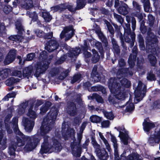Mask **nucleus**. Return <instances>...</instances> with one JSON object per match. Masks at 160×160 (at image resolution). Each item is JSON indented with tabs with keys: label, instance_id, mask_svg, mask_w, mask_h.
<instances>
[{
	"label": "nucleus",
	"instance_id": "nucleus-1",
	"mask_svg": "<svg viewBox=\"0 0 160 160\" xmlns=\"http://www.w3.org/2000/svg\"><path fill=\"white\" fill-rule=\"evenodd\" d=\"M57 116L56 112L49 114L48 116L43 119L40 130L37 134L31 138L28 136H25L18 129V119L15 118L13 119L12 123L14 131L16 134L21 137L23 140L28 141L24 148V151H30L33 149L37 146L38 143L41 138V136H44V142L41 146L40 153L41 154L51 153L54 151L56 152L61 151L62 147L60 143L57 140H54L53 145L49 144L48 142V137L44 136L51 130L54 123V121Z\"/></svg>",
	"mask_w": 160,
	"mask_h": 160
},
{
	"label": "nucleus",
	"instance_id": "nucleus-2",
	"mask_svg": "<svg viewBox=\"0 0 160 160\" xmlns=\"http://www.w3.org/2000/svg\"><path fill=\"white\" fill-rule=\"evenodd\" d=\"M128 74L131 75L132 72H129L128 69L122 68L118 72L117 76L118 79H115L114 78H111L109 80L108 87L111 92L113 94L116 98L118 99H123L125 95L123 92L124 87H129L130 85V82L126 78H123L120 80L121 78Z\"/></svg>",
	"mask_w": 160,
	"mask_h": 160
},
{
	"label": "nucleus",
	"instance_id": "nucleus-3",
	"mask_svg": "<svg viewBox=\"0 0 160 160\" xmlns=\"http://www.w3.org/2000/svg\"><path fill=\"white\" fill-rule=\"evenodd\" d=\"M158 40L156 36L152 32L148 34L147 38L146 45L147 50L148 52H150L153 54L156 53V49L155 47L157 46Z\"/></svg>",
	"mask_w": 160,
	"mask_h": 160
},
{
	"label": "nucleus",
	"instance_id": "nucleus-4",
	"mask_svg": "<svg viewBox=\"0 0 160 160\" xmlns=\"http://www.w3.org/2000/svg\"><path fill=\"white\" fill-rule=\"evenodd\" d=\"M146 89V86L142 84L141 81H139L138 86L135 91V103H137L142 99L144 96Z\"/></svg>",
	"mask_w": 160,
	"mask_h": 160
},
{
	"label": "nucleus",
	"instance_id": "nucleus-5",
	"mask_svg": "<svg viewBox=\"0 0 160 160\" xmlns=\"http://www.w3.org/2000/svg\"><path fill=\"white\" fill-rule=\"evenodd\" d=\"M74 30L72 26L65 28L62 31L60 35V38H62L65 37V40H68L73 36Z\"/></svg>",
	"mask_w": 160,
	"mask_h": 160
},
{
	"label": "nucleus",
	"instance_id": "nucleus-6",
	"mask_svg": "<svg viewBox=\"0 0 160 160\" xmlns=\"http://www.w3.org/2000/svg\"><path fill=\"white\" fill-rule=\"evenodd\" d=\"M50 63V61H44L40 64H38L37 71L35 74V75L37 77L39 76L40 74L44 72L48 67V66Z\"/></svg>",
	"mask_w": 160,
	"mask_h": 160
},
{
	"label": "nucleus",
	"instance_id": "nucleus-7",
	"mask_svg": "<svg viewBox=\"0 0 160 160\" xmlns=\"http://www.w3.org/2000/svg\"><path fill=\"white\" fill-rule=\"evenodd\" d=\"M115 129H117L119 132V136L122 142L124 145H127L128 143V134L127 132H125V133H124L122 132V131H123L125 129L124 126H122L118 127H115Z\"/></svg>",
	"mask_w": 160,
	"mask_h": 160
},
{
	"label": "nucleus",
	"instance_id": "nucleus-8",
	"mask_svg": "<svg viewBox=\"0 0 160 160\" xmlns=\"http://www.w3.org/2000/svg\"><path fill=\"white\" fill-rule=\"evenodd\" d=\"M160 141V129L155 131L152 134L148 139V142L151 146H154L158 143Z\"/></svg>",
	"mask_w": 160,
	"mask_h": 160
},
{
	"label": "nucleus",
	"instance_id": "nucleus-9",
	"mask_svg": "<svg viewBox=\"0 0 160 160\" xmlns=\"http://www.w3.org/2000/svg\"><path fill=\"white\" fill-rule=\"evenodd\" d=\"M22 122L26 131L28 132H31L32 130L34 125V121H30L27 118H24L22 120Z\"/></svg>",
	"mask_w": 160,
	"mask_h": 160
},
{
	"label": "nucleus",
	"instance_id": "nucleus-10",
	"mask_svg": "<svg viewBox=\"0 0 160 160\" xmlns=\"http://www.w3.org/2000/svg\"><path fill=\"white\" fill-rule=\"evenodd\" d=\"M71 147L73 155L76 158L79 157L81 156V150L79 144L76 142L72 143Z\"/></svg>",
	"mask_w": 160,
	"mask_h": 160
},
{
	"label": "nucleus",
	"instance_id": "nucleus-11",
	"mask_svg": "<svg viewBox=\"0 0 160 160\" xmlns=\"http://www.w3.org/2000/svg\"><path fill=\"white\" fill-rule=\"evenodd\" d=\"M58 47V44L54 40H50L45 46V49L51 52L56 49Z\"/></svg>",
	"mask_w": 160,
	"mask_h": 160
},
{
	"label": "nucleus",
	"instance_id": "nucleus-12",
	"mask_svg": "<svg viewBox=\"0 0 160 160\" xmlns=\"http://www.w3.org/2000/svg\"><path fill=\"white\" fill-rule=\"evenodd\" d=\"M16 51L14 49L11 50L4 61V63L8 65L12 62L15 59Z\"/></svg>",
	"mask_w": 160,
	"mask_h": 160
},
{
	"label": "nucleus",
	"instance_id": "nucleus-13",
	"mask_svg": "<svg viewBox=\"0 0 160 160\" xmlns=\"http://www.w3.org/2000/svg\"><path fill=\"white\" fill-rule=\"evenodd\" d=\"M143 126L144 130L146 132H148L149 130L154 128L155 125L151 121L145 120L143 123Z\"/></svg>",
	"mask_w": 160,
	"mask_h": 160
},
{
	"label": "nucleus",
	"instance_id": "nucleus-14",
	"mask_svg": "<svg viewBox=\"0 0 160 160\" xmlns=\"http://www.w3.org/2000/svg\"><path fill=\"white\" fill-rule=\"evenodd\" d=\"M137 48L134 47L133 49V56H132V54H131L129 58L128 62L130 67H132L135 65V61L136 58L137 54Z\"/></svg>",
	"mask_w": 160,
	"mask_h": 160
},
{
	"label": "nucleus",
	"instance_id": "nucleus-15",
	"mask_svg": "<svg viewBox=\"0 0 160 160\" xmlns=\"http://www.w3.org/2000/svg\"><path fill=\"white\" fill-rule=\"evenodd\" d=\"M95 152L98 157L101 160H106L108 158V153L104 149H99Z\"/></svg>",
	"mask_w": 160,
	"mask_h": 160
},
{
	"label": "nucleus",
	"instance_id": "nucleus-16",
	"mask_svg": "<svg viewBox=\"0 0 160 160\" xmlns=\"http://www.w3.org/2000/svg\"><path fill=\"white\" fill-rule=\"evenodd\" d=\"M7 139L4 137L2 131L0 130V150H3L6 148Z\"/></svg>",
	"mask_w": 160,
	"mask_h": 160
},
{
	"label": "nucleus",
	"instance_id": "nucleus-17",
	"mask_svg": "<svg viewBox=\"0 0 160 160\" xmlns=\"http://www.w3.org/2000/svg\"><path fill=\"white\" fill-rule=\"evenodd\" d=\"M33 0H25L21 2V7L26 9H30L34 6Z\"/></svg>",
	"mask_w": 160,
	"mask_h": 160
},
{
	"label": "nucleus",
	"instance_id": "nucleus-18",
	"mask_svg": "<svg viewBox=\"0 0 160 160\" xmlns=\"http://www.w3.org/2000/svg\"><path fill=\"white\" fill-rule=\"evenodd\" d=\"M37 36L39 37H43L45 39H49L52 37V32L47 34L45 35L44 33L40 30H37L36 32Z\"/></svg>",
	"mask_w": 160,
	"mask_h": 160
},
{
	"label": "nucleus",
	"instance_id": "nucleus-19",
	"mask_svg": "<svg viewBox=\"0 0 160 160\" xmlns=\"http://www.w3.org/2000/svg\"><path fill=\"white\" fill-rule=\"evenodd\" d=\"M97 66H94L93 68L91 76V77L94 79L95 81L98 82L100 81V78L97 73Z\"/></svg>",
	"mask_w": 160,
	"mask_h": 160
},
{
	"label": "nucleus",
	"instance_id": "nucleus-20",
	"mask_svg": "<svg viewBox=\"0 0 160 160\" xmlns=\"http://www.w3.org/2000/svg\"><path fill=\"white\" fill-rule=\"evenodd\" d=\"M128 7L125 3H123L121 6H120L118 9V11L120 14L125 15L127 14Z\"/></svg>",
	"mask_w": 160,
	"mask_h": 160
},
{
	"label": "nucleus",
	"instance_id": "nucleus-21",
	"mask_svg": "<svg viewBox=\"0 0 160 160\" xmlns=\"http://www.w3.org/2000/svg\"><path fill=\"white\" fill-rule=\"evenodd\" d=\"M111 141L113 143V146L114 148V155L115 157L118 155V144L117 139L112 134H110Z\"/></svg>",
	"mask_w": 160,
	"mask_h": 160
},
{
	"label": "nucleus",
	"instance_id": "nucleus-22",
	"mask_svg": "<svg viewBox=\"0 0 160 160\" xmlns=\"http://www.w3.org/2000/svg\"><path fill=\"white\" fill-rule=\"evenodd\" d=\"M10 73V70L9 69H6L0 71V80L4 79Z\"/></svg>",
	"mask_w": 160,
	"mask_h": 160
},
{
	"label": "nucleus",
	"instance_id": "nucleus-23",
	"mask_svg": "<svg viewBox=\"0 0 160 160\" xmlns=\"http://www.w3.org/2000/svg\"><path fill=\"white\" fill-rule=\"evenodd\" d=\"M12 117L11 114H9L6 117L5 120V123L6 128L7 130V132L8 133H11L12 132V131L11 129H10L9 128L8 124V123L10 119Z\"/></svg>",
	"mask_w": 160,
	"mask_h": 160
},
{
	"label": "nucleus",
	"instance_id": "nucleus-24",
	"mask_svg": "<svg viewBox=\"0 0 160 160\" xmlns=\"http://www.w3.org/2000/svg\"><path fill=\"white\" fill-rule=\"evenodd\" d=\"M32 69V67L31 66L25 68L23 72V76L28 77L29 76H30Z\"/></svg>",
	"mask_w": 160,
	"mask_h": 160
},
{
	"label": "nucleus",
	"instance_id": "nucleus-25",
	"mask_svg": "<svg viewBox=\"0 0 160 160\" xmlns=\"http://www.w3.org/2000/svg\"><path fill=\"white\" fill-rule=\"evenodd\" d=\"M99 135L100 138L102 140L105 145L107 149L108 150V151L110 152L111 150L108 141L104 137V136L101 132H99Z\"/></svg>",
	"mask_w": 160,
	"mask_h": 160
},
{
	"label": "nucleus",
	"instance_id": "nucleus-26",
	"mask_svg": "<svg viewBox=\"0 0 160 160\" xmlns=\"http://www.w3.org/2000/svg\"><path fill=\"white\" fill-rule=\"evenodd\" d=\"M81 52V50L79 48L72 49L70 51L69 56L70 57H73L78 56Z\"/></svg>",
	"mask_w": 160,
	"mask_h": 160
},
{
	"label": "nucleus",
	"instance_id": "nucleus-27",
	"mask_svg": "<svg viewBox=\"0 0 160 160\" xmlns=\"http://www.w3.org/2000/svg\"><path fill=\"white\" fill-rule=\"evenodd\" d=\"M134 109V106L133 103L132 102L131 100L128 102L126 104V112H131Z\"/></svg>",
	"mask_w": 160,
	"mask_h": 160
},
{
	"label": "nucleus",
	"instance_id": "nucleus-28",
	"mask_svg": "<svg viewBox=\"0 0 160 160\" xmlns=\"http://www.w3.org/2000/svg\"><path fill=\"white\" fill-rule=\"evenodd\" d=\"M26 15L31 18L32 20L34 21H36L38 19V15L34 12H31L29 11H28L27 12Z\"/></svg>",
	"mask_w": 160,
	"mask_h": 160
},
{
	"label": "nucleus",
	"instance_id": "nucleus-29",
	"mask_svg": "<svg viewBox=\"0 0 160 160\" xmlns=\"http://www.w3.org/2000/svg\"><path fill=\"white\" fill-rule=\"evenodd\" d=\"M89 99H95L97 101L99 102L102 103L103 100L102 97L96 93H94L92 96L88 97Z\"/></svg>",
	"mask_w": 160,
	"mask_h": 160
},
{
	"label": "nucleus",
	"instance_id": "nucleus-30",
	"mask_svg": "<svg viewBox=\"0 0 160 160\" xmlns=\"http://www.w3.org/2000/svg\"><path fill=\"white\" fill-rule=\"evenodd\" d=\"M92 51L93 54L92 61L94 63L97 62L99 60V56L95 50L93 49L92 50Z\"/></svg>",
	"mask_w": 160,
	"mask_h": 160
},
{
	"label": "nucleus",
	"instance_id": "nucleus-31",
	"mask_svg": "<svg viewBox=\"0 0 160 160\" xmlns=\"http://www.w3.org/2000/svg\"><path fill=\"white\" fill-rule=\"evenodd\" d=\"M8 38L13 41L16 42H19L22 41V37L19 35L11 36L9 37Z\"/></svg>",
	"mask_w": 160,
	"mask_h": 160
},
{
	"label": "nucleus",
	"instance_id": "nucleus-32",
	"mask_svg": "<svg viewBox=\"0 0 160 160\" xmlns=\"http://www.w3.org/2000/svg\"><path fill=\"white\" fill-rule=\"evenodd\" d=\"M113 36V35L111 36V41L113 45V49L115 50L116 52L118 53L119 52V49L118 48V46L117 44L116 41L115 39L112 38Z\"/></svg>",
	"mask_w": 160,
	"mask_h": 160
},
{
	"label": "nucleus",
	"instance_id": "nucleus-33",
	"mask_svg": "<svg viewBox=\"0 0 160 160\" xmlns=\"http://www.w3.org/2000/svg\"><path fill=\"white\" fill-rule=\"evenodd\" d=\"M76 8L80 9L83 8L86 4L85 0H77Z\"/></svg>",
	"mask_w": 160,
	"mask_h": 160
},
{
	"label": "nucleus",
	"instance_id": "nucleus-34",
	"mask_svg": "<svg viewBox=\"0 0 160 160\" xmlns=\"http://www.w3.org/2000/svg\"><path fill=\"white\" fill-rule=\"evenodd\" d=\"M42 17L46 22H49L52 19V17L49 12H42Z\"/></svg>",
	"mask_w": 160,
	"mask_h": 160
},
{
	"label": "nucleus",
	"instance_id": "nucleus-35",
	"mask_svg": "<svg viewBox=\"0 0 160 160\" xmlns=\"http://www.w3.org/2000/svg\"><path fill=\"white\" fill-rule=\"evenodd\" d=\"M150 62L152 66H155L157 62L156 58L152 55H149L148 57Z\"/></svg>",
	"mask_w": 160,
	"mask_h": 160
},
{
	"label": "nucleus",
	"instance_id": "nucleus-36",
	"mask_svg": "<svg viewBox=\"0 0 160 160\" xmlns=\"http://www.w3.org/2000/svg\"><path fill=\"white\" fill-rule=\"evenodd\" d=\"M138 38L139 43V47L141 50H143L145 49L143 39L142 36L139 35L138 36Z\"/></svg>",
	"mask_w": 160,
	"mask_h": 160
},
{
	"label": "nucleus",
	"instance_id": "nucleus-37",
	"mask_svg": "<svg viewBox=\"0 0 160 160\" xmlns=\"http://www.w3.org/2000/svg\"><path fill=\"white\" fill-rule=\"evenodd\" d=\"M76 107L75 105L72 103V106L68 108V112L71 115L73 116L75 115L76 112Z\"/></svg>",
	"mask_w": 160,
	"mask_h": 160
},
{
	"label": "nucleus",
	"instance_id": "nucleus-38",
	"mask_svg": "<svg viewBox=\"0 0 160 160\" xmlns=\"http://www.w3.org/2000/svg\"><path fill=\"white\" fill-rule=\"evenodd\" d=\"M16 29L18 30V33H22L24 32V30L20 22L17 21L16 22Z\"/></svg>",
	"mask_w": 160,
	"mask_h": 160
},
{
	"label": "nucleus",
	"instance_id": "nucleus-39",
	"mask_svg": "<svg viewBox=\"0 0 160 160\" xmlns=\"http://www.w3.org/2000/svg\"><path fill=\"white\" fill-rule=\"evenodd\" d=\"M27 115L28 116L32 119H35L37 117V115L35 112L31 110V108L29 109Z\"/></svg>",
	"mask_w": 160,
	"mask_h": 160
},
{
	"label": "nucleus",
	"instance_id": "nucleus-40",
	"mask_svg": "<svg viewBox=\"0 0 160 160\" xmlns=\"http://www.w3.org/2000/svg\"><path fill=\"white\" fill-rule=\"evenodd\" d=\"M90 119L91 121L94 123H99L101 121L100 117L96 115L92 116L90 117Z\"/></svg>",
	"mask_w": 160,
	"mask_h": 160
},
{
	"label": "nucleus",
	"instance_id": "nucleus-41",
	"mask_svg": "<svg viewBox=\"0 0 160 160\" xmlns=\"http://www.w3.org/2000/svg\"><path fill=\"white\" fill-rule=\"evenodd\" d=\"M92 143L95 149V152L97 151L100 149V146L97 143L95 139L93 138H92Z\"/></svg>",
	"mask_w": 160,
	"mask_h": 160
},
{
	"label": "nucleus",
	"instance_id": "nucleus-42",
	"mask_svg": "<svg viewBox=\"0 0 160 160\" xmlns=\"http://www.w3.org/2000/svg\"><path fill=\"white\" fill-rule=\"evenodd\" d=\"M139 156L136 154H132L128 156V160H142L139 158Z\"/></svg>",
	"mask_w": 160,
	"mask_h": 160
},
{
	"label": "nucleus",
	"instance_id": "nucleus-43",
	"mask_svg": "<svg viewBox=\"0 0 160 160\" xmlns=\"http://www.w3.org/2000/svg\"><path fill=\"white\" fill-rule=\"evenodd\" d=\"M103 113L105 116L108 119L110 120H112L114 118V116L112 112H108L104 111L103 112Z\"/></svg>",
	"mask_w": 160,
	"mask_h": 160
},
{
	"label": "nucleus",
	"instance_id": "nucleus-44",
	"mask_svg": "<svg viewBox=\"0 0 160 160\" xmlns=\"http://www.w3.org/2000/svg\"><path fill=\"white\" fill-rule=\"evenodd\" d=\"M96 32L101 41L105 43L106 42V39L101 31L99 30L98 31H97Z\"/></svg>",
	"mask_w": 160,
	"mask_h": 160
},
{
	"label": "nucleus",
	"instance_id": "nucleus-45",
	"mask_svg": "<svg viewBox=\"0 0 160 160\" xmlns=\"http://www.w3.org/2000/svg\"><path fill=\"white\" fill-rule=\"evenodd\" d=\"M105 23L106 24L109 31L111 34V36L113 35L114 34V31L112 26L111 25L110 23L108 21H106Z\"/></svg>",
	"mask_w": 160,
	"mask_h": 160
},
{
	"label": "nucleus",
	"instance_id": "nucleus-46",
	"mask_svg": "<svg viewBox=\"0 0 160 160\" xmlns=\"http://www.w3.org/2000/svg\"><path fill=\"white\" fill-rule=\"evenodd\" d=\"M16 148V145H13L12 143L9 147L8 152L11 155H14L15 154V149Z\"/></svg>",
	"mask_w": 160,
	"mask_h": 160
},
{
	"label": "nucleus",
	"instance_id": "nucleus-47",
	"mask_svg": "<svg viewBox=\"0 0 160 160\" xmlns=\"http://www.w3.org/2000/svg\"><path fill=\"white\" fill-rule=\"evenodd\" d=\"M51 105V103L49 102L46 103V105L43 107H42L41 108V113H44L48 110L49 107Z\"/></svg>",
	"mask_w": 160,
	"mask_h": 160
},
{
	"label": "nucleus",
	"instance_id": "nucleus-48",
	"mask_svg": "<svg viewBox=\"0 0 160 160\" xmlns=\"http://www.w3.org/2000/svg\"><path fill=\"white\" fill-rule=\"evenodd\" d=\"M95 46L98 49L99 52L102 54L103 50L101 43L97 41L95 42Z\"/></svg>",
	"mask_w": 160,
	"mask_h": 160
},
{
	"label": "nucleus",
	"instance_id": "nucleus-49",
	"mask_svg": "<svg viewBox=\"0 0 160 160\" xmlns=\"http://www.w3.org/2000/svg\"><path fill=\"white\" fill-rule=\"evenodd\" d=\"M16 93L15 92H12L8 94L6 96H5L3 99L4 101H8V98H14L15 97Z\"/></svg>",
	"mask_w": 160,
	"mask_h": 160
},
{
	"label": "nucleus",
	"instance_id": "nucleus-50",
	"mask_svg": "<svg viewBox=\"0 0 160 160\" xmlns=\"http://www.w3.org/2000/svg\"><path fill=\"white\" fill-rule=\"evenodd\" d=\"M81 78V76L80 74L75 75L72 79L71 83H73L75 82L79 81Z\"/></svg>",
	"mask_w": 160,
	"mask_h": 160
},
{
	"label": "nucleus",
	"instance_id": "nucleus-51",
	"mask_svg": "<svg viewBox=\"0 0 160 160\" xmlns=\"http://www.w3.org/2000/svg\"><path fill=\"white\" fill-rule=\"evenodd\" d=\"M147 78L150 81L154 80L155 79L154 75L152 73V71H150L148 73L147 76Z\"/></svg>",
	"mask_w": 160,
	"mask_h": 160
},
{
	"label": "nucleus",
	"instance_id": "nucleus-52",
	"mask_svg": "<svg viewBox=\"0 0 160 160\" xmlns=\"http://www.w3.org/2000/svg\"><path fill=\"white\" fill-rule=\"evenodd\" d=\"M114 18L117 19L118 21L121 24L123 22V19L121 16L116 13H114Z\"/></svg>",
	"mask_w": 160,
	"mask_h": 160
},
{
	"label": "nucleus",
	"instance_id": "nucleus-53",
	"mask_svg": "<svg viewBox=\"0 0 160 160\" xmlns=\"http://www.w3.org/2000/svg\"><path fill=\"white\" fill-rule=\"evenodd\" d=\"M28 102H25V103H22L20 106V110L21 112H23V111H24L25 109L27 107L28 105Z\"/></svg>",
	"mask_w": 160,
	"mask_h": 160
},
{
	"label": "nucleus",
	"instance_id": "nucleus-54",
	"mask_svg": "<svg viewBox=\"0 0 160 160\" xmlns=\"http://www.w3.org/2000/svg\"><path fill=\"white\" fill-rule=\"evenodd\" d=\"M110 125V122L108 120L104 121L101 123L102 126L104 128H108L109 127Z\"/></svg>",
	"mask_w": 160,
	"mask_h": 160
},
{
	"label": "nucleus",
	"instance_id": "nucleus-55",
	"mask_svg": "<svg viewBox=\"0 0 160 160\" xmlns=\"http://www.w3.org/2000/svg\"><path fill=\"white\" fill-rule=\"evenodd\" d=\"M69 72L68 69L66 70L65 72L62 73L61 76L59 77V79L63 80L68 75V73Z\"/></svg>",
	"mask_w": 160,
	"mask_h": 160
},
{
	"label": "nucleus",
	"instance_id": "nucleus-56",
	"mask_svg": "<svg viewBox=\"0 0 160 160\" xmlns=\"http://www.w3.org/2000/svg\"><path fill=\"white\" fill-rule=\"evenodd\" d=\"M12 8L9 5H6L3 8L4 12L6 13H8L12 10Z\"/></svg>",
	"mask_w": 160,
	"mask_h": 160
},
{
	"label": "nucleus",
	"instance_id": "nucleus-57",
	"mask_svg": "<svg viewBox=\"0 0 160 160\" xmlns=\"http://www.w3.org/2000/svg\"><path fill=\"white\" fill-rule=\"evenodd\" d=\"M12 75L19 78H21L22 76L21 71H16L12 73Z\"/></svg>",
	"mask_w": 160,
	"mask_h": 160
},
{
	"label": "nucleus",
	"instance_id": "nucleus-58",
	"mask_svg": "<svg viewBox=\"0 0 160 160\" xmlns=\"http://www.w3.org/2000/svg\"><path fill=\"white\" fill-rule=\"evenodd\" d=\"M24 144V142L19 138H17V145L18 147H20L23 145Z\"/></svg>",
	"mask_w": 160,
	"mask_h": 160
},
{
	"label": "nucleus",
	"instance_id": "nucleus-59",
	"mask_svg": "<svg viewBox=\"0 0 160 160\" xmlns=\"http://www.w3.org/2000/svg\"><path fill=\"white\" fill-rule=\"evenodd\" d=\"M127 28H124V30L125 33H127L128 35L131 33V29L130 25L129 24H126V25Z\"/></svg>",
	"mask_w": 160,
	"mask_h": 160
},
{
	"label": "nucleus",
	"instance_id": "nucleus-60",
	"mask_svg": "<svg viewBox=\"0 0 160 160\" xmlns=\"http://www.w3.org/2000/svg\"><path fill=\"white\" fill-rule=\"evenodd\" d=\"M35 57V54L31 53L28 54L27 55V59L28 61H31Z\"/></svg>",
	"mask_w": 160,
	"mask_h": 160
},
{
	"label": "nucleus",
	"instance_id": "nucleus-61",
	"mask_svg": "<svg viewBox=\"0 0 160 160\" xmlns=\"http://www.w3.org/2000/svg\"><path fill=\"white\" fill-rule=\"evenodd\" d=\"M9 81H11L8 84V85H9L10 84H12L13 83H15L17 82V80L16 79H15L13 78H10L9 80H7L6 82L7 84V83L9 82Z\"/></svg>",
	"mask_w": 160,
	"mask_h": 160
},
{
	"label": "nucleus",
	"instance_id": "nucleus-62",
	"mask_svg": "<svg viewBox=\"0 0 160 160\" xmlns=\"http://www.w3.org/2000/svg\"><path fill=\"white\" fill-rule=\"evenodd\" d=\"M136 21L134 18L132 19V27L133 31H134L136 28Z\"/></svg>",
	"mask_w": 160,
	"mask_h": 160
},
{
	"label": "nucleus",
	"instance_id": "nucleus-63",
	"mask_svg": "<svg viewBox=\"0 0 160 160\" xmlns=\"http://www.w3.org/2000/svg\"><path fill=\"white\" fill-rule=\"evenodd\" d=\"M118 64L120 67H122L124 66L125 65V62L123 59H120L119 60Z\"/></svg>",
	"mask_w": 160,
	"mask_h": 160
},
{
	"label": "nucleus",
	"instance_id": "nucleus-64",
	"mask_svg": "<svg viewBox=\"0 0 160 160\" xmlns=\"http://www.w3.org/2000/svg\"><path fill=\"white\" fill-rule=\"evenodd\" d=\"M148 18L149 21L151 23H152L153 22L154 20V18L153 16L151 15H148Z\"/></svg>",
	"mask_w": 160,
	"mask_h": 160
}]
</instances>
